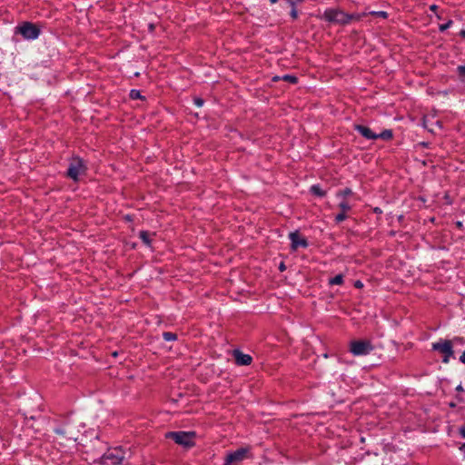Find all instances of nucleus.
Instances as JSON below:
<instances>
[{"label": "nucleus", "instance_id": "obj_1", "mask_svg": "<svg viewBox=\"0 0 465 465\" xmlns=\"http://www.w3.org/2000/svg\"><path fill=\"white\" fill-rule=\"evenodd\" d=\"M352 18L353 15H349V14L335 8L326 9L322 15V19L325 21L339 25H347Z\"/></svg>", "mask_w": 465, "mask_h": 465}, {"label": "nucleus", "instance_id": "obj_2", "mask_svg": "<svg viewBox=\"0 0 465 465\" xmlns=\"http://www.w3.org/2000/svg\"><path fill=\"white\" fill-rule=\"evenodd\" d=\"M251 449L249 447H242L234 451L228 452L223 465H240L244 460L250 458Z\"/></svg>", "mask_w": 465, "mask_h": 465}, {"label": "nucleus", "instance_id": "obj_3", "mask_svg": "<svg viewBox=\"0 0 465 465\" xmlns=\"http://www.w3.org/2000/svg\"><path fill=\"white\" fill-rule=\"evenodd\" d=\"M374 347L370 341L357 340L350 342V352L354 356H365L373 351Z\"/></svg>", "mask_w": 465, "mask_h": 465}, {"label": "nucleus", "instance_id": "obj_4", "mask_svg": "<svg viewBox=\"0 0 465 465\" xmlns=\"http://www.w3.org/2000/svg\"><path fill=\"white\" fill-rule=\"evenodd\" d=\"M168 438L173 439L177 444L189 448L194 445L195 432L193 431H176L169 432Z\"/></svg>", "mask_w": 465, "mask_h": 465}, {"label": "nucleus", "instance_id": "obj_5", "mask_svg": "<svg viewBox=\"0 0 465 465\" xmlns=\"http://www.w3.org/2000/svg\"><path fill=\"white\" fill-rule=\"evenodd\" d=\"M85 170L84 161L79 157H74L70 162L67 175L74 181H78L79 177L85 173Z\"/></svg>", "mask_w": 465, "mask_h": 465}, {"label": "nucleus", "instance_id": "obj_6", "mask_svg": "<svg viewBox=\"0 0 465 465\" xmlns=\"http://www.w3.org/2000/svg\"><path fill=\"white\" fill-rule=\"evenodd\" d=\"M432 350L443 355V362L448 363L453 354L452 342L449 340H440L432 343Z\"/></svg>", "mask_w": 465, "mask_h": 465}, {"label": "nucleus", "instance_id": "obj_7", "mask_svg": "<svg viewBox=\"0 0 465 465\" xmlns=\"http://www.w3.org/2000/svg\"><path fill=\"white\" fill-rule=\"evenodd\" d=\"M17 32L21 34L25 39L27 40H35L40 35L39 28L29 22H25L19 27H17Z\"/></svg>", "mask_w": 465, "mask_h": 465}, {"label": "nucleus", "instance_id": "obj_8", "mask_svg": "<svg viewBox=\"0 0 465 465\" xmlns=\"http://www.w3.org/2000/svg\"><path fill=\"white\" fill-rule=\"evenodd\" d=\"M235 362L239 366H247L252 363V357L249 354H245L239 350H234L232 352Z\"/></svg>", "mask_w": 465, "mask_h": 465}, {"label": "nucleus", "instance_id": "obj_9", "mask_svg": "<svg viewBox=\"0 0 465 465\" xmlns=\"http://www.w3.org/2000/svg\"><path fill=\"white\" fill-rule=\"evenodd\" d=\"M289 238H290L291 242H292V250H296L299 247H304L305 248V247L308 246L307 241L305 239L300 238V235H299L298 232H290Z\"/></svg>", "mask_w": 465, "mask_h": 465}, {"label": "nucleus", "instance_id": "obj_10", "mask_svg": "<svg viewBox=\"0 0 465 465\" xmlns=\"http://www.w3.org/2000/svg\"><path fill=\"white\" fill-rule=\"evenodd\" d=\"M355 130L358 131L364 138L368 140L377 139V134L372 132L369 127L364 125H355Z\"/></svg>", "mask_w": 465, "mask_h": 465}, {"label": "nucleus", "instance_id": "obj_11", "mask_svg": "<svg viewBox=\"0 0 465 465\" xmlns=\"http://www.w3.org/2000/svg\"><path fill=\"white\" fill-rule=\"evenodd\" d=\"M122 460H123L122 457H119L113 453H106L103 456V462L105 465H109V461H111V464H113V465H119V464H121Z\"/></svg>", "mask_w": 465, "mask_h": 465}, {"label": "nucleus", "instance_id": "obj_12", "mask_svg": "<svg viewBox=\"0 0 465 465\" xmlns=\"http://www.w3.org/2000/svg\"><path fill=\"white\" fill-rule=\"evenodd\" d=\"M343 283V275L338 274L335 277L329 280L330 285H341Z\"/></svg>", "mask_w": 465, "mask_h": 465}, {"label": "nucleus", "instance_id": "obj_13", "mask_svg": "<svg viewBox=\"0 0 465 465\" xmlns=\"http://www.w3.org/2000/svg\"><path fill=\"white\" fill-rule=\"evenodd\" d=\"M311 192L318 196H323L325 194V192L321 188L320 185L314 184L311 187Z\"/></svg>", "mask_w": 465, "mask_h": 465}, {"label": "nucleus", "instance_id": "obj_14", "mask_svg": "<svg viewBox=\"0 0 465 465\" xmlns=\"http://www.w3.org/2000/svg\"><path fill=\"white\" fill-rule=\"evenodd\" d=\"M392 137V132L391 130H384L380 134H377V138H381L383 140H389Z\"/></svg>", "mask_w": 465, "mask_h": 465}, {"label": "nucleus", "instance_id": "obj_15", "mask_svg": "<svg viewBox=\"0 0 465 465\" xmlns=\"http://www.w3.org/2000/svg\"><path fill=\"white\" fill-rule=\"evenodd\" d=\"M352 193L351 190L349 189V188H346L344 190H341V191H339L337 193H336V197L337 198H341V199H344L346 198L347 196L351 195Z\"/></svg>", "mask_w": 465, "mask_h": 465}, {"label": "nucleus", "instance_id": "obj_16", "mask_svg": "<svg viewBox=\"0 0 465 465\" xmlns=\"http://www.w3.org/2000/svg\"><path fill=\"white\" fill-rule=\"evenodd\" d=\"M339 207L341 208V210L342 212H348L349 210H351V204L347 201H344V200H342L339 203Z\"/></svg>", "mask_w": 465, "mask_h": 465}, {"label": "nucleus", "instance_id": "obj_17", "mask_svg": "<svg viewBox=\"0 0 465 465\" xmlns=\"http://www.w3.org/2000/svg\"><path fill=\"white\" fill-rule=\"evenodd\" d=\"M369 14L384 19L388 17V14L385 11H371Z\"/></svg>", "mask_w": 465, "mask_h": 465}, {"label": "nucleus", "instance_id": "obj_18", "mask_svg": "<svg viewBox=\"0 0 465 465\" xmlns=\"http://www.w3.org/2000/svg\"><path fill=\"white\" fill-rule=\"evenodd\" d=\"M163 336L167 341H174L176 339V334L173 332H163Z\"/></svg>", "mask_w": 465, "mask_h": 465}, {"label": "nucleus", "instance_id": "obj_19", "mask_svg": "<svg viewBox=\"0 0 465 465\" xmlns=\"http://www.w3.org/2000/svg\"><path fill=\"white\" fill-rule=\"evenodd\" d=\"M140 238L143 240V242L144 243H146L147 245L150 244V239H149V235L146 232H140Z\"/></svg>", "mask_w": 465, "mask_h": 465}, {"label": "nucleus", "instance_id": "obj_20", "mask_svg": "<svg viewBox=\"0 0 465 465\" xmlns=\"http://www.w3.org/2000/svg\"><path fill=\"white\" fill-rule=\"evenodd\" d=\"M347 218L346 212H342L338 213L335 217V221L337 223H341Z\"/></svg>", "mask_w": 465, "mask_h": 465}, {"label": "nucleus", "instance_id": "obj_21", "mask_svg": "<svg viewBox=\"0 0 465 465\" xmlns=\"http://www.w3.org/2000/svg\"><path fill=\"white\" fill-rule=\"evenodd\" d=\"M130 96H131V98H133V99H139V98H141V97H142V96H141V94H140V91L135 90V89L131 90V92H130Z\"/></svg>", "mask_w": 465, "mask_h": 465}, {"label": "nucleus", "instance_id": "obj_22", "mask_svg": "<svg viewBox=\"0 0 465 465\" xmlns=\"http://www.w3.org/2000/svg\"><path fill=\"white\" fill-rule=\"evenodd\" d=\"M282 79L285 81H288L290 83H293V84L297 82V78L294 75H290V74L283 75Z\"/></svg>", "mask_w": 465, "mask_h": 465}, {"label": "nucleus", "instance_id": "obj_23", "mask_svg": "<svg viewBox=\"0 0 465 465\" xmlns=\"http://www.w3.org/2000/svg\"><path fill=\"white\" fill-rule=\"evenodd\" d=\"M452 24V21H448L446 24H443V25H440V31L443 32L445 30H447Z\"/></svg>", "mask_w": 465, "mask_h": 465}, {"label": "nucleus", "instance_id": "obj_24", "mask_svg": "<svg viewBox=\"0 0 465 465\" xmlns=\"http://www.w3.org/2000/svg\"><path fill=\"white\" fill-rule=\"evenodd\" d=\"M292 8L291 10V16L293 18V19H296L298 17V12L294 6V3H292Z\"/></svg>", "mask_w": 465, "mask_h": 465}, {"label": "nucleus", "instance_id": "obj_25", "mask_svg": "<svg viewBox=\"0 0 465 465\" xmlns=\"http://www.w3.org/2000/svg\"><path fill=\"white\" fill-rule=\"evenodd\" d=\"M457 71H458L460 75L465 76V65L458 66Z\"/></svg>", "mask_w": 465, "mask_h": 465}, {"label": "nucleus", "instance_id": "obj_26", "mask_svg": "<svg viewBox=\"0 0 465 465\" xmlns=\"http://www.w3.org/2000/svg\"><path fill=\"white\" fill-rule=\"evenodd\" d=\"M367 15V13H362V14H352L351 15H353V18L352 20H360L361 17L365 16Z\"/></svg>", "mask_w": 465, "mask_h": 465}, {"label": "nucleus", "instance_id": "obj_27", "mask_svg": "<svg viewBox=\"0 0 465 465\" xmlns=\"http://www.w3.org/2000/svg\"><path fill=\"white\" fill-rule=\"evenodd\" d=\"M194 104L198 107H201L203 104V100L202 98H195Z\"/></svg>", "mask_w": 465, "mask_h": 465}, {"label": "nucleus", "instance_id": "obj_28", "mask_svg": "<svg viewBox=\"0 0 465 465\" xmlns=\"http://www.w3.org/2000/svg\"><path fill=\"white\" fill-rule=\"evenodd\" d=\"M354 286L356 288H361L363 286V283L361 281H356Z\"/></svg>", "mask_w": 465, "mask_h": 465}, {"label": "nucleus", "instance_id": "obj_29", "mask_svg": "<svg viewBox=\"0 0 465 465\" xmlns=\"http://www.w3.org/2000/svg\"><path fill=\"white\" fill-rule=\"evenodd\" d=\"M460 361L462 363H465V351L462 352L461 356L460 357Z\"/></svg>", "mask_w": 465, "mask_h": 465}, {"label": "nucleus", "instance_id": "obj_30", "mask_svg": "<svg viewBox=\"0 0 465 465\" xmlns=\"http://www.w3.org/2000/svg\"><path fill=\"white\" fill-rule=\"evenodd\" d=\"M460 433L462 438H465V428L464 427L460 429Z\"/></svg>", "mask_w": 465, "mask_h": 465}, {"label": "nucleus", "instance_id": "obj_31", "mask_svg": "<svg viewBox=\"0 0 465 465\" xmlns=\"http://www.w3.org/2000/svg\"><path fill=\"white\" fill-rule=\"evenodd\" d=\"M279 268L281 271H283L285 269V266L283 263H281Z\"/></svg>", "mask_w": 465, "mask_h": 465}, {"label": "nucleus", "instance_id": "obj_32", "mask_svg": "<svg viewBox=\"0 0 465 465\" xmlns=\"http://www.w3.org/2000/svg\"><path fill=\"white\" fill-rule=\"evenodd\" d=\"M460 35H461L462 37H465V29H463V30H461V31H460Z\"/></svg>", "mask_w": 465, "mask_h": 465}, {"label": "nucleus", "instance_id": "obj_33", "mask_svg": "<svg viewBox=\"0 0 465 465\" xmlns=\"http://www.w3.org/2000/svg\"><path fill=\"white\" fill-rule=\"evenodd\" d=\"M278 0H270L271 3L274 4L276 3Z\"/></svg>", "mask_w": 465, "mask_h": 465}, {"label": "nucleus", "instance_id": "obj_34", "mask_svg": "<svg viewBox=\"0 0 465 465\" xmlns=\"http://www.w3.org/2000/svg\"><path fill=\"white\" fill-rule=\"evenodd\" d=\"M430 8H431L432 10H435L436 5H431V7H430Z\"/></svg>", "mask_w": 465, "mask_h": 465}, {"label": "nucleus", "instance_id": "obj_35", "mask_svg": "<svg viewBox=\"0 0 465 465\" xmlns=\"http://www.w3.org/2000/svg\"><path fill=\"white\" fill-rule=\"evenodd\" d=\"M457 225H458V226H461V223H460V222H458V223H457Z\"/></svg>", "mask_w": 465, "mask_h": 465}]
</instances>
